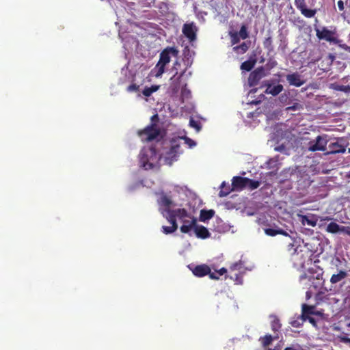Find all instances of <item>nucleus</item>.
<instances>
[{
	"label": "nucleus",
	"instance_id": "e433bc0d",
	"mask_svg": "<svg viewBox=\"0 0 350 350\" xmlns=\"http://www.w3.org/2000/svg\"><path fill=\"white\" fill-rule=\"evenodd\" d=\"M277 65L276 61L274 59L270 58L268 59L266 64V68L268 70H270L275 67Z\"/></svg>",
	"mask_w": 350,
	"mask_h": 350
},
{
	"label": "nucleus",
	"instance_id": "cd10ccee",
	"mask_svg": "<svg viewBox=\"0 0 350 350\" xmlns=\"http://www.w3.org/2000/svg\"><path fill=\"white\" fill-rule=\"evenodd\" d=\"M256 64V60H246L244 61L241 66H240V68H241L242 70L244 71H251L253 68H254Z\"/></svg>",
	"mask_w": 350,
	"mask_h": 350
},
{
	"label": "nucleus",
	"instance_id": "6e6552de",
	"mask_svg": "<svg viewBox=\"0 0 350 350\" xmlns=\"http://www.w3.org/2000/svg\"><path fill=\"white\" fill-rule=\"evenodd\" d=\"M198 31V28L193 22L183 24L182 29L183 34L190 42H193L196 40Z\"/></svg>",
	"mask_w": 350,
	"mask_h": 350
},
{
	"label": "nucleus",
	"instance_id": "f03ea898",
	"mask_svg": "<svg viewBox=\"0 0 350 350\" xmlns=\"http://www.w3.org/2000/svg\"><path fill=\"white\" fill-rule=\"evenodd\" d=\"M178 50L176 47H167L159 53V59L157 64L155 65L152 72L156 78L162 76L165 70V66L170 62L171 57H177Z\"/></svg>",
	"mask_w": 350,
	"mask_h": 350
},
{
	"label": "nucleus",
	"instance_id": "c85d7f7f",
	"mask_svg": "<svg viewBox=\"0 0 350 350\" xmlns=\"http://www.w3.org/2000/svg\"><path fill=\"white\" fill-rule=\"evenodd\" d=\"M260 185V181H256L247 178V181L246 182V188H248L251 190H254L255 189L258 188Z\"/></svg>",
	"mask_w": 350,
	"mask_h": 350
},
{
	"label": "nucleus",
	"instance_id": "7ed1b4c3",
	"mask_svg": "<svg viewBox=\"0 0 350 350\" xmlns=\"http://www.w3.org/2000/svg\"><path fill=\"white\" fill-rule=\"evenodd\" d=\"M156 158L157 155L154 148L142 149L139 154V166L146 170L152 169L154 167V162Z\"/></svg>",
	"mask_w": 350,
	"mask_h": 350
},
{
	"label": "nucleus",
	"instance_id": "6e6d98bb",
	"mask_svg": "<svg viewBox=\"0 0 350 350\" xmlns=\"http://www.w3.org/2000/svg\"><path fill=\"white\" fill-rule=\"evenodd\" d=\"M154 118H158V116L155 114L154 116H152V120H154Z\"/></svg>",
	"mask_w": 350,
	"mask_h": 350
},
{
	"label": "nucleus",
	"instance_id": "58836bf2",
	"mask_svg": "<svg viewBox=\"0 0 350 350\" xmlns=\"http://www.w3.org/2000/svg\"><path fill=\"white\" fill-rule=\"evenodd\" d=\"M183 139L185 140V144L189 146V148H193L196 144L194 140H193L190 137H182Z\"/></svg>",
	"mask_w": 350,
	"mask_h": 350
},
{
	"label": "nucleus",
	"instance_id": "f257e3e1",
	"mask_svg": "<svg viewBox=\"0 0 350 350\" xmlns=\"http://www.w3.org/2000/svg\"><path fill=\"white\" fill-rule=\"evenodd\" d=\"M166 219L169 222H172L173 220L176 222L177 219L180 220L183 223L180 231L185 234L190 232L196 225V218L184 208H178L170 211V214L166 215Z\"/></svg>",
	"mask_w": 350,
	"mask_h": 350
},
{
	"label": "nucleus",
	"instance_id": "f3484780",
	"mask_svg": "<svg viewBox=\"0 0 350 350\" xmlns=\"http://www.w3.org/2000/svg\"><path fill=\"white\" fill-rule=\"evenodd\" d=\"M180 144L172 145L169 151L167 152L166 160L170 163L174 162L179 154Z\"/></svg>",
	"mask_w": 350,
	"mask_h": 350
},
{
	"label": "nucleus",
	"instance_id": "412c9836",
	"mask_svg": "<svg viewBox=\"0 0 350 350\" xmlns=\"http://www.w3.org/2000/svg\"><path fill=\"white\" fill-rule=\"evenodd\" d=\"M264 232L267 236L275 237L278 235L288 236V232L282 228H265Z\"/></svg>",
	"mask_w": 350,
	"mask_h": 350
},
{
	"label": "nucleus",
	"instance_id": "052dcab7",
	"mask_svg": "<svg viewBox=\"0 0 350 350\" xmlns=\"http://www.w3.org/2000/svg\"><path fill=\"white\" fill-rule=\"evenodd\" d=\"M268 350H275V349H268Z\"/></svg>",
	"mask_w": 350,
	"mask_h": 350
},
{
	"label": "nucleus",
	"instance_id": "a19ab883",
	"mask_svg": "<svg viewBox=\"0 0 350 350\" xmlns=\"http://www.w3.org/2000/svg\"><path fill=\"white\" fill-rule=\"evenodd\" d=\"M242 267V263L241 261L236 262L230 266L231 271L239 270Z\"/></svg>",
	"mask_w": 350,
	"mask_h": 350
},
{
	"label": "nucleus",
	"instance_id": "aec40b11",
	"mask_svg": "<svg viewBox=\"0 0 350 350\" xmlns=\"http://www.w3.org/2000/svg\"><path fill=\"white\" fill-rule=\"evenodd\" d=\"M329 150L327 154L344 153L345 148L343 145L339 144L338 142H333L329 144Z\"/></svg>",
	"mask_w": 350,
	"mask_h": 350
},
{
	"label": "nucleus",
	"instance_id": "b1692460",
	"mask_svg": "<svg viewBox=\"0 0 350 350\" xmlns=\"http://www.w3.org/2000/svg\"><path fill=\"white\" fill-rule=\"evenodd\" d=\"M271 317L272 319L271 323V330L273 332H274L275 334H278L280 332V329L281 328V324L280 323V320L275 315H272Z\"/></svg>",
	"mask_w": 350,
	"mask_h": 350
},
{
	"label": "nucleus",
	"instance_id": "c9c22d12",
	"mask_svg": "<svg viewBox=\"0 0 350 350\" xmlns=\"http://www.w3.org/2000/svg\"><path fill=\"white\" fill-rule=\"evenodd\" d=\"M313 306L304 304L302 307L303 315L304 314H312L313 313Z\"/></svg>",
	"mask_w": 350,
	"mask_h": 350
},
{
	"label": "nucleus",
	"instance_id": "f704fd0d",
	"mask_svg": "<svg viewBox=\"0 0 350 350\" xmlns=\"http://www.w3.org/2000/svg\"><path fill=\"white\" fill-rule=\"evenodd\" d=\"M231 38V44L232 45L237 44L239 42L241 37L239 36L237 32H231L230 33Z\"/></svg>",
	"mask_w": 350,
	"mask_h": 350
},
{
	"label": "nucleus",
	"instance_id": "6ab92c4d",
	"mask_svg": "<svg viewBox=\"0 0 350 350\" xmlns=\"http://www.w3.org/2000/svg\"><path fill=\"white\" fill-rule=\"evenodd\" d=\"M279 339V334H274L273 335L267 334L259 338L260 342L262 343L263 347H267L271 344L274 340Z\"/></svg>",
	"mask_w": 350,
	"mask_h": 350
},
{
	"label": "nucleus",
	"instance_id": "3c124183",
	"mask_svg": "<svg viewBox=\"0 0 350 350\" xmlns=\"http://www.w3.org/2000/svg\"><path fill=\"white\" fill-rule=\"evenodd\" d=\"M287 109L288 110H294L295 111V110L297 109V107H296V105H293V106H291L290 107H287Z\"/></svg>",
	"mask_w": 350,
	"mask_h": 350
},
{
	"label": "nucleus",
	"instance_id": "13d9d810",
	"mask_svg": "<svg viewBox=\"0 0 350 350\" xmlns=\"http://www.w3.org/2000/svg\"><path fill=\"white\" fill-rule=\"evenodd\" d=\"M252 116V113H250V115L247 116V118H250Z\"/></svg>",
	"mask_w": 350,
	"mask_h": 350
},
{
	"label": "nucleus",
	"instance_id": "9b49d317",
	"mask_svg": "<svg viewBox=\"0 0 350 350\" xmlns=\"http://www.w3.org/2000/svg\"><path fill=\"white\" fill-rule=\"evenodd\" d=\"M291 260L293 266L297 269H304L306 262V256L303 252L295 250L294 253L292 254Z\"/></svg>",
	"mask_w": 350,
	"mask_h": 350
},
{
	"label": "nucleus",
	"instance_id": "9d476101",
	"mask_svg": "<svg viewBox=\"0 0 350 350\" xmlns=\"http://www.w3.org/2000/svg\"><path fill=\"white\" fill-rule=\"evenodd\" d=\"M266 76L267 74L265 73L263 67L258 68L251 72L250 77H248V84H250V87H254L258 84L260 80Z\"/></svg>",
	"mask_w": 350,
	"mask_h": 350
},
{
	"label": "nucleus",
	"instance_id": "bb28decb",
	"mask_svg": "<svg viewBox=\"0 0 350 350\" xmlns=\"http://www.w3.org/2000/svg\"><path fill=\"white\" fill-rule=\"evenodd\" d=\"M341 226L336 222H331L327 224L326 232L332 234H336L340 232Z\"/></svg>",
	"mask_w": 350,
	"mask_h": 350
},
{
	"label": "nucleus",
	"instance_id": "a878e982",
	"mask_svg": "<svg viewBox=\"0 0 350 350\" xmlns=\"http://www.w3.org/2000/svg\"><path fill=\"white\" fill-rule=\"evenodd\" d=\"M169 222L170 223L171 226H162V232L165 234H171L178 229V224H176V221H173Z\"/></svg>",
	"mask_w": 350,
	"mask_h": 350
},
{
	"label": "nucleus",
	"instance_id": "8fccbe9b",
	"mask_svg": "<svg viewBox=\"0 0 350 350\" xmlns=\"http://www.w3.org/2000/svg\"><path fill=\"white\" fill-rule=\"evenodd\" d=\"M332 218L329 217H322L321 218L320 221H329V220H331Z\"/></svg>",
	"mask_w": 350,
	"mask_h": 350
},
{
	"label": "nucleus",
	"instance_id": "20e7f679",
	"mask_svg": "<svg viewBox=\"0 0 350 350\" xmlns=\"http://www.w3.org/2000/svg\"><path fill=\"white\" fill-rule=\"evenodd\" d=\"M160 134L159 128L154 124H151L137 131L139 137L143 142H152L158 138Z\"/></svg>",
	"mask_w": 350,
	"mask_h": 350
},
{
	"label": "nucleus",
	"instance_id": "864d4df0",
	"mask_svg": "<svg viewBox=\"0 0 350 350\" xmlns=\"http://www.w3.org/2000/svg\"><path fill=\"white\" fill-rule=\"evenodd\" d=\"M271 162H276V161H275V160H274V159H271L269 160V161H268V163H268V164H271Z\"/></svg>",
	"mask_w": 350,
	"mask_h": 350
},
{
	"label": "nucleus",
	"instance_id": "7c9ffc66",
	"mask_svg": "<svg viewBox=\"0 0 350 350\" xmlns=\"http://www.w3.org/2000/svg\"><path fill=\"white\" fill-rule=\"evenodd\" d=\"M237 33H238L239 36L243 40L248 38L247 29L245 25H243L241 27H240L239 31Z\"/></svg>",
	"mask_w": 350,
	"mask_h": 350
},
{
	"label": "nucleus",
	"instance_id": "603ef678",
	"mask_svg": "<svg viewBox=\"0 0 350 350\" xmlns=\"http://www.w3.org/2000/svg\"><path fill=\"white\" fill-rule=\"evenodd\" d=\"M309 321H310L312 323H315V320L313 318H309Z\"/></svg>",
	"mask_w": 350,
	"mask_h": 350
},
{
	"label": "nucleus",
	"instance_id": "5fc2aeb1",
	"mask_svg": "<svg viewBox=\"0 0 350 350\" xmlns=\"http://www.w3.org/2000/svg\"><path fill=\"white\" fill-rule=\"evenodd\" d=\"M284 350H295V349L293 347H286L284 349Z\"/></svg>",
	"mask_w": 350,
	"mask_h": 350
},
{
	"label": "nucleus",
	"instance_id": "c03bdc74",
	"mask_svg": "<svg viewBox=\"0 0 350 350\" xmlns=\"http://www.w3.org/2000/svg\"><path fill=\"white\" fill-rule=\"evenodd\" d=\"M340 341L344 342V343H350V338H348L347 336H339Z\"/></svg>",
	"mask_w": 350,
	"mask_h": 350
},
{
	"label": "nucleus",
	"instance_id": "473e14b6",
	"mask_svg": "<svg viewBox=\"0 0 350 350\" xmlns=\"http://www.w3.org/2000/svg\"><path fill=\"white\" fill-rule=\"evenodd\" d=\"M302 223L303 224H308L311 226L312 227H315L317 225V219H312L306 215L302 216Z\"/></svg>",
	"mask_w": 350,
	"mask_h": 350
},
{
	"label": "nucleus",
	"instance_id": "1a4fd4ad",
	"mask_svg": "<svg viewBox=\"0 0 350 350\" xmlns=\"http://www.w3.org/2000/svg\"><path fill=\"white\" fill-rule=\"evenodd\" d=\"M295 5L300 11L301 14L307 18L315 16L317 14L316 9H308L305 0H295Z\"/></svg>",
	"mask_w": 350,
	"mask_h": 350
},
{
	"label": "nucleus",
	"instance_id": "a211bd4d",
	"mask_svg": "<svg viewBox=\"0 0 350 350\" xmlns=\"http://www.w3.org/2000/svg\"><path fill=\"white\" fill-rule=\"evenodd\" d=\"M211 268L206 265H197L193 269V273L198 277H203L210 273Z\"/></svg>",
	"mask_w": 350,
	"mask_h": 350
},
{
	"label": "nucleus",
	"instance_id": "39448f33",
	"mask_svg": "<svg viewBox=\"0 0 350 350\" xmlns=\"http://www.w3.org/2000/svg\"><path fill=\"white\" fill-rule=\"evenodd\" d=\"M316 36L320 40L327 41L334 44H339L340 40L338 39L336 29L329 30L327 27H323L322 29H316Z\"/></svg>",
	"mask_w": 350,
	"mask_h": 350
},
{
	"label": "nucleus",
	"instance_id": "2eb2a0df",
	"mask_svg": "<svg viewBox=\"0 0 350 350\" xmlns=\"http://www.w3.org/2000/svg\"><path fill=\"white\" fill-rule=\"evenodd\" d=\"M247 178H243L241 176H234L232 179L231 187L232 190L241 191L243 188H246V182Z\"/></svg>",
	"mask_w": 350,
	"mask_h": 350
},
{
	"label": "nucleus",
	"instance_id": "79ce46f5",
	"mask_svg": "<svg viewBox=\"0 0 350 350\" xmlns=\"http://www.w3.org/2000/svg\"><path fill=\"white\" fill-rule=\"evenodd\" d=\"M301 321L304 322V319H301ZM303 322H299V321H294L291 322V325L294 327L298 328L303 324Z\"/></svg>",
	"mask_w": 350,
	"mask_h": 350
},
{
	"label": "nucleus",
	"instance_id": "72a5a7b5",
	"mask_svg": "<svg viewBox=\"0 0 350 350\" xmlns=\"http://www.w3.org/2000/svg\"><path fill=\"white\" fill-rule=\"evenodd\" d=\"M263 46L267 49L268 51H273V45H272V38L271 37H268L263 41Z\"/></svg>",
	"mask_w": 350,
	"mask_h": 350
},
{
	"label": "nucleus",
	"instance_id": "49530a36",
	"mask_svg": "<svg viewBox=\"0 0 350 350\" xmlns=\"http://www.w3.org/2000/svg\"><path fill=\"white\" fill-rule=\"evenodd\" d=\"M337 7H338L339 10L343 11L345 6H344V2L342 0H339L337 1Z\"/></svg>",
	"mask_w": 350,
	"mask_h": 350
},
{
	"label": "nucleus",
	"instance_id": "37998d69",
	"mask_svg": "<svg viewBox=\"0 0 350 350\" xmlns=\"http://www.w3.org/2000/svg\"><path fill=\"white\" fill-rule=\"evenodd\" d=\"M340 232H342L350 236V226H342V229H340Z\"/></svg>",
	"mask_w": 350,
	"mask_h": 350
},
{
	"label": "nucleus",
	"instance_id": "4be33fe9",
	"mask_svg": "<svg viewBox=\"0 0 350 350\" xmlns=\"http://www.w3.org/2000/svg\"><path fill=\"white\" fill-rule=\"evenodd\" d=\"M214 215L215 211L212 209H202L201 211H200L199 220L202 222H206V221L211 219V218H212Z\"/></svg>",
	"mask_w": 350,
	"mask_h": 350
},
{
	"label": "nucleus",
	"instance_id": "393cba45",
	"mask_svg": "<svg viewBox=\"0 0 350 350\" xmlns=\"http://www.w3.org/2000/svg\"><path fill=\"white\" fill-rule=\"evenodd\" d=\"M347 276V271H340L338 273L332 275L330 279V282L332 284H336L343 279L345 278V277Z\"/></svg>",
	"mask_w": 350,
	"mask_h": 350
},
{
	"label": "nucleus",
	"instance_id": "4c0bfd02",
	"mask_svg": "<svg viewBox=\"0 0 350 350\" xmlns=\"http://www.w3.org/2000/svg\"><path fill=\"white\" fill-rule=\"evenodd\" d=\"M139 86L136 83H131L126 88V91L129 92H137L139 91Z\"/></svg>",
	"mask_w": 350,
	"mask_h": 350
},
{
	"label": "nucleus",
	"instance_id": "a18cd8bd",
	"mask_svg": "<svg viewBox=\"0 0 350 350\" xmlns=\"http://www.w3.org/2000/svg\"><path fill=\"white\" fill-rule=\"evenodd\" d=\"M340 49H342L345 51H347L350 53V46H349L347 44H338Z\"/></svg>",
	"mask_w": 350,
	"mask_h": 350
},
{
	"label": "nucleus",
	"instance_id": "bf43d9fd",
	"mask_svg": "<svg viewBox=\"0 0 350 350\" xmlns=\"http://www.w3.org/2000/svg\"><path fill=\"white\" fill-rule=\"evenodd\" d=\"M347 326H348L349 327H350V323H348Z\"/></svg>",
	"mask_w": 350,
	"mask_h": 350
},
{
	"label": "nucleus",
	"instance_id": "ea45409f",
	"mask_svg": "<svg viewBox=\"0 0 350 350\" xmlns=\"http://www.w3.org/2000/svg\"><path fill=\"white\" fill-rule=\"evenodd\" d=\"M189 124L191 126H192L193 128L196 129V130H197L198 132L200 131V123L198 122V121H196L193 119H191L190 120V122H189Z\"/></svg>",
	"mask_w": 350,
	"mask_h": 350
},
{
	"label": "nucleus",
	"instance_id": "f8f14e48",
	"mask_svg": "<svg viewBox=\"0 0 350 350\" xmlns=\"http://www.w3.org/2000/svg\"><path fill=\"white\" fill-rule=\"evenodd\" d=\"M180 66V64L178 61H176L174 64V70H176V72L174 75L171 77L172 81V85H173L174 89H178L181 86V78L183 77V75L185 74L187 68H185V70H182V72L178 74V66Z\"/></svg>",
	"mask_w": 350,
	"mask_h": 350
},
{
	"label": "nucleus",
	"instance_id": "de8ad7c7",
	"mask_svg": "<svg viewBox=\"0 0 350 350\" xmlns=\"http://www.w3.org/2000/svg\"><path fill=\"white\" fill-rule=\"evenodd\" d=\"M226 272H227L226 268H221V269H219V271H217L219 275H222Z\"/></svg>",
	"mask_w": 350,
	"mask_h": 350
},
{
	"label": "nucleus",
	"instance_id": "4d7b16f0",
	"mask_svg": "<svg viewBox=\"0 0 350 350\" xmlns=\"http://www.w3.org/2000/svg\"><path fill=\"white\" fill-rule=\"evenodd\" d=\"M282 98H284V95L280 96V100H282Z\"/></svg>",
	"mask_w": 350,
	"mask_h": 350
},
{
	"label": "nucleus",
	"instance_id": "423d86ee",
	"mask_svg": "<svg viewBox=\"0 0 350 350\" xmlns=\"http://www.w3.org/2000/svg\"><path fill=\"white\" fill-rule=\"evenodd\" d=\"M275 80L270 79L262 81L261 88H266V90L264 91V93L267 95H272L273 96H278L281 93L283 90V85L278 83L275 85H273L274 84Z\"/></svg>",
	"mask_w": 350,
	"mask_h": 350
},
{
	"label": "nucleus",
	"instance_id": "dca6fc26",
	"mask_svg": "<svg viewBox=\"0 0 350 350\" xmlns=\"http://www.w3.org/2000/svg\"><path fill=\"white\" fill-rule=\"evenodd\" d=\"M193 230H194L196 236L198 239H208L211 237V233L208 231V229L202 225L194 226Z\"/></svg>",
	"mask_w": 350,
	"mask_h": 350
},
{
	"label": "nucleus",
	"instance_id": "5701e85b",
	"mask_svg": "<svg viewBox=\"0 0 350 350\" xmlns=\"http://www.w3.org/2000/svg\"><path fill=\"white\" fill-rule=\"evenodd\" d=\"M250 41L244 42L238 46L232 47V51L238 54H244L247 51L250 46Z\"/></svg>",
	"mask_w": 350,
	"mask_h": 350
},
{
	"label": "nucleus",
	"instance_id": "4468645a",
	"mask_svg": "<svg viewBox=\"0 0 350 350\" xmlns=\"http://www.w3.org/2000/svg\"><path fill=\"white\" fill-rule=\"evenodd\" d=\"M286 80L288 84L296 88H299L305 83V81L303 79V77H301L300 74L298 72L288 74L286 75Z\"/></svg>",
	"mask_w": 350,
	"mask_h": 350
},
{
	"label": "nucleus",
	"instance_id": "2f4dec72",
	"mask_svg": "<svg viewBox=\"0 0 350 350\" xmlns=\"http://www.w3.org/2000/svg\"><path fill=\"white\" fill-rule=\"evenodd\" d=\"M221 190L219 192V197H224L228 196L232 190V188L229 187V186L227 187V188H224L225 187V183L223 182L221 184Z\"/></svg>",
	"mask_w": 350,
	"mask_h": 350
},
{
	"label": "nucleus",
	"instance_id": "ddd939ff",
	"mask_svg": "<svg viewBox=\"0 0 350 350\" xmlns=\"http://www.w3.org/2000/svg\"><path fill=\"white\" fill-rule=\"evenodd\" d=\"M158 204L162 208L163 211L166 212L167 215L170 214V212L174 211L171 209V207L174 206V202L172 201L171 198L166 194H162L158 199Z\"/></svg>",
	"mask_w": 350,
	"mask_h": 350
},
{
	"label": "nucleus",
	"instance_id": "c756f323",
	"mask_svg": "<svg viewBox=\"0 0 350 350\" xmlns=\"http://www.w3.org/2000/svg\"><path fill=\"white\" fill-rule=\"evenodd\" d=\"M157 90H158L157 86L152 85L150 88H145V89H144L142 91V94L144 96H145L146 97H149V96H150L151 94H152Z\"/></svg>",
	"mask_w": 350,
	"mask_h": 350
},
{
	"label": "nucleus",
	"instance_id": "0eeeda50",
	"mask_svg": "<svg viewBox=\"0 0 350 350\" xmlns=\"http://www.w3.org/2000/svg\"><path fill=\"white\" fill-rule=\"evenodd\" d=\"M327 144V135H319L316 137L315 141H310L308 144V150L325 151Z\"/></svg>",
	"mask_w": 350,
	"mask_h": 350
},
{
	"label": "nucleus",
	"instance_id": "09e8293b",
	"mask_svg": "<svg viewBox=\"0 0 350 350\" xmlns=\"http://www.w3.org/2000/svg\"><path fill=\"white\" fill-rule=\"evenodd\" d=\"M207 275H209L210 278H211V279H214V280L219 279V277L215 275V273H211V271L210 272V273H208Z\"/></svg>",
	"mask_w": 350,
	"mask_h": 350
}]
</instances>
